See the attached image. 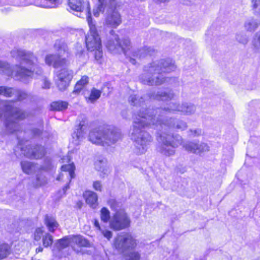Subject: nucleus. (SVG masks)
<instances>
[{
	"mask_svg": "<svg viewBox=\"0 0 260 260\" xmlns=\"http://www.w3.org/2000/svg\"><path fill=\"white\" fill-rule=\"evenodd\" d=\"M150 119L151 122L147 121V118L143 112H139L134 118L133 125V130L131 133V139L134 142L136 153L141 154L146 152L148 145L152 142L151 136L143 129L149 127L161 132L163 129L168 131L171 128H176L183 131L186 129L187 123L180 119L172 118L163 119V120L155 122Z\"/></svg>",
	"mask_w": 260,
	"mask_h": 260,
	"instance_id": "obj_1",
	"label": "nucleus"
},
{
	"mask_svg": "<svg viewBox=\"0 0 260 260\" xmlns=\"http://www.w3.org/2000/svg\"><path fill=\"white\" fill-rule=\"evenodd\" d=\"M11 55L19 63L15 72V80L27 83L28 78L32 79L35 75H42L43 71L38 65V59L30 51L14 49L11 51Z\"/></svg>",
	"mask_w": 260,
	"mask_h": 260,
	"instance_id": "obj_2",
	"label": "nucleus"
},
{
	"mask_svg": "<svg viewBox=\"0 0 260 260\" xmlns=\"http://www.w3.org/2000/svg\"><path fill=\"white\" fill-rule=\"evenodd\" d=\"M176 66L170 59L160 60L149 63L144 67V72L139 77L140 81L148 86H159L168 81L162 75L175 70Z\"/></svg>",
	"mask_w": 260,
	"mask_h": 260,
	"instance_id": "obj_3",
	"label": "nucleus"
},
{
	"mask_svg": "<svg viewBox=\"0 0 260 260\" xmlns=\"http://www.w3.org/2000/svg\"><path fill=\"white\" fill-rule=\"evenodd\" d=\"M121 137L119 130L110 126H101L91 130L89 141L97 145L108 147L117 142Z\"/></svg>",
	"mask_w": 260,
	"mask_h": 260,
	"instance_id": "obj_4",
	"label": "nucleus"
},
{
	"mask_svg": "<svg viewBox=\"0 0 260 260\" xmlns=\"http://www.w3.org/2000/svg\"><path fill=\"white\" fill-rule=\"evenodd\" d=\"M3 112H5L6 117L5 124L6 129L10 133H13L18 130L19 125L13 119L16 120H23L28 116L27 112L14 107L7 101L0 102V117Z\"/></svg>",
	"mask_w": 260,
	"mask_h": 260,
	"instance_id": "obj_5",
	"label": "nucleus"
},
{
	"mask_svg": "<svg viewBox=\"0 0 260 260\" xmlns=\"http://www.w3.org/2000/svg\"><path fill=\"white\" fill-rule=\"evenodd\" d=\"M87 22L89 31L85 37L86 47L88 50L94 52V58L97 61H99L103 56L101 38L95 22L92 21V18L90 16L87 18Z\"/></svg>",
	"mask_w": 260,
	"mask_h": 260,
	"instance_id": "obj_6",
	"label": "nucleus"
},
{
	"mask_svg": "<svg viewBox=\"0 0 260 260\" xmlns=\"http://www.w3.org/2000/svg\"><path fill=\"white\" fill-rule=\"evenodd\" d=\"M157 138L159 142L161 143L158 148L159 152L162 154L170 156L173 155L175 153V148L182 145L183 140L179 135H172L166 134L167 131L164 129Z\"/></svg>",
	"mask_w": 260,
	"mask_h": 260,
	"instance_id": "obj_7",
	"label": "nucleus"
},
{
	"mask_svg": "<svg viewBox=\"0 0 260 260\" xmlns=\"http://www.w3.org/2000/svg\"><path fill=\"white\" fill-rule=\"evenodd\" d=\"M54 48L57 51V54H48L46 56L45 63L50 66H53L54 68L63 67L67 64L66 57L70 54L69 48L66 43L61 41H56L54 44Z\"/></svg>",
	"mask_w": 260,
	"mask_h": 260,
	"instance_id": "obj_8",
	"label": "nucleus"
},
{
	"mask_svg": "<svg viewBox=\"0 0 260 260\" xmlns=\"http://www.w3.org/2000/svg\"><path fill=\"white\" fill-rule=\"evenodd\" d=\"M181 105L175 103H170L167 107L162 108H156L155 109H146L142 108L139 111L136 112L133 116V121L134 120L135 116L139 112H143L145 114L146 117L147 118V121L151 122L150 120L151 118H153L152 121L155 122H158L163 120L162 117L164 115L168 112L171 111H179L180 112Z\"/></svg>",
	"mask_w": 260,
	"mask_h": 260,
	"instance_id": "obj_9",
	"label": "nucleus"
},
{
	"mask_svg": "<svg viewBox=\"0 0 260 260\" xmlns=\"http://www.w3.org/2000/svg\"><path fill=\"white\" fill-rule=\"evenodd\" d=\"M136 245V240L129 233H121L114 240V247L121 252L132 249Z\"/></svg>",
	"mask_w": 260,
	"mask_h": 260,
	"instance_id": "obj_10",
	"label": "nucleus"
},
{
	"mask_svg": "<svg viewBox=\"0 0 260 260\" xmlns=\"http://www.w3.org/2000/svg\"><path fill=\"white\" fill-rule=\"evenodd\" d=\"M130 223L129 217L123 210L116 212L110 221L111 228L115 231H120L128 228Z\"/></svg>",
	"mask_w": 260,
	"mask_h": 260,
	"instance_id": "obj_11",
	"label": "nucleus"
},
{
	"mask_svg": "<svg viewBox=\"0 0 260 260\" xmlns=\"http://www.w3.org/2000/svg\"><path fill=\"white\" fill-rule=\"evenodd\" d=\"M73 77V71L64 68L56 73L55 84L60 91H64L69 86Z\"/></svg>",
	"mask_w": 260,
	"mask_h": 260,
	"instance_id": "obj_12",
	"label": "nucleus"
},
{
	"mask_svg": "<svg viewBox=\"0 0 260 260\" xmlns=\"http://www.w3.org/2000/svg\"><path fill=\"white\" fill-rule=\"evenodd\" d=\"M21 149L26 157L32 159L41 158L46 153L44 147L39 145L26 146Z\"/></svg>",
	"mask_w": 260,
	"mask_h": 260,
	"instance_id": "obj_13",
	"label": "nucleus"
},
{
	"mask_svg": "<svg viewBox=\"0 0 260 260\" xmlns=\"http://www.w3.org/2000/svg\"><path fill=\"white\" fill-rule=\"evenodd\" d=\"M107 14L105 17V24L112 27H116L121 22L120 15L115 10L116 7L108 6Z\"/></svg>",
	"mask_w": 260,
	"mask_h": 260,
	"instance_id": "obj_14",
	"label": "nucleus"
},
{
	"mask_svg": "<svg viewBox=\"0 0 260 260\" xmlns=\"http://www.w3.org/2000/svg\"><path fill=\"white\" fill-rule=\"evenodd\" d=\"M182 146L188 152L200 154L209 151L208 146L204 143H198L195 142H186L182 143Z\"/></svg>",
	"mask_w": 260,
	"mask_h": 260,
	"instance_id": "obj_15",
	"label": "nucleus"
},
{
	"mask_svg": "<svg viewBox=\"0 0 260 260\" xmlns=\"http://www.w3.org/2000/svg\"><path fill=\"white\" fill-rule=\"evenodd\" d=\"M69 6L70 8L76 12H81L84 10L88 16L91 17L89 3H84L83 0H69Z\"/></svg>",
	"mask_w": 260,
	"mask_h": 260,
	"instance_id": "obj_16",
	"label": "nucleus"
},
{
	"mask_svg": "<svg viewBox=\"0 0 260 260\" xmlns=\"http://www.w3.org/2000/svg\"><path fill=\"white\" fill-rule=\"evenodd\" d=\"M148 96L150 99L161 101H169L174 98L175 94L172 90H159L156 92H150Z\"/></svg>",
	"mask_w": 260,
	"mask_h": 260,
	"instance_id": "obj_17",
	"label": "nucleus"
},
{
	"mask_svg": "<svg viewBox=\"0 0 260 260\" xmlns=\"http://www.w3.org/2000/svg\"><path fill=\"white\" fill-rule=\"evenodd\" d=\"M119 52H123L125 55L129 58V61L133 64H136L137 61L135 58H133L131 56L132 52V47L131 41L128 38H123L121 41L119 40Z\"/></svg>",
	"mask_w": 260,
	"mask_h": 260,
	"instance_id": "obj_18",
	"label": "nucleus"
},
{
	"mask_svg": "<svg viewBox=\"0 0 260 260\" xmlns=\"http://www.w3.org/2000/svg\"><path fill=\"white\" fill-rule=\"evenodd\" d=\"M110 36L106 44L107 48L111 52H119V38L118 35L115 34L113 30L110 31Z\"/></svg>",
	"mask_w": 260,
	"mask_h": 260,
	"instance_id": "obj_19",
	"label": "nucleus"
},
{
	"mask_svg": "<svg viewBox=\"0 0 260 260\" xmlns=\"http://www.w3.org/2000/svg\"><path fill=\"white\" fill-rule=\"evenodd\" d=\"M155 52V50L150 47H144L142 48L137 50H132L131 53V56L133 58L141 59L146 57L149 55H153Z\"/></svg>",
	"mask_w": 260,
	"mask_h": 260,
	"instance_id": "obj_20",
	"label": "nucleus"
},
{
	"mask_svg": "<svg viewBox=\"0 0 260 260\" xmlns=\"http://www.w3.org/2000/svg\"><path fill=\"white\" fill-rule=\"evenodd\" d=\"M84 123V121L81 122L72 134V138L76 145L79 144V141L83 139L86 133V126Z\"/></svg>",
	"mask_w": 260,
	"mask_h": 260,
	"instance_id": "obj_21",
	"label": "nucleus"
},
{
	"mask_svg": "<svg viewBox=\"0 0 260 260\" xmlns=\"http://www.w3.org/2000/svg\"><path fill=\"white\" fill-rule=\"evenodd\" d=\"M77 245L79 247H89L90 246V242L85 238L81 236H72L71 237V246L75 251L74 246Z\"/></svg>",
	"mask_w": 260,
	"mask_h": 260,
	"instance_id": "obj_22",
	"label": "nucleus"
},
{
	"mask_svg": "<svg viewBox=\"0 0 260 260\" xmlns=\"http://www.w3.org/2000/svg\"><path fill=\"white\" fill-rule=\"evenodd\" d=\"M16 66H18V65H16L14 69H12L10 65L7 62L0 60V74L11 76L14 79L15 72L17 70Z\"/></svg>",
	"mask_w": 260,
	"mask_h": 260,
	"instance_id": "obj_23",
	"label": "nucleus"
},
{
	"mask_svg": "<svg viewBox=\"0 0 260 260\" xmlns=\"http://www.w3.org/2000/svg\"><path fill=\"white\" fill-rule=\"evenodd\" d=\"M87 204L93 208L97 206L98 196L96 193L92 191H86L84 194Z\"/></svg>",
	"mask_w": 260,
	"mask_h": 260,
	"instance_id": "obj_24",
	"label": "nucleus"
},
{
	"mask_svg": "<svg viewBox=\"0 0 260 260\" xmlns=\"http://www.w3.org/2000/svg\"><path fill=\"white\" fill-rule=\"evenodd\" d=\"M259 24L260 21L259 20L251 18L245 22L244 27L247 31L252 32L257 29Z\"/></svg>",
	"mask_w": 260,
	"mask_h": 260,
	"instance_id": "obj_25",
	"label": "nucleus"
},
{
	"mask_svg": "<svg viewBox=\"0 0 260 260\" xmlns=\"http://www.w3.org/2000/svg\"><path fill=\"white\" fill-rule=\"evenodd\" d=\"M196 107L194 105L190 103H183L181 105L180 112L184 115H189L194 113Z\"/></svg>",
	"mask_w": 260,
	"mask_h": 260,
	"instance_id": "obj_26",
	"label": "nucleus"
},
{
	"mask_svg": "<svg viewBox=\"0 0 260 260\" xmlns=\"http://www.w3.org/2000/svg\"><path fill=\"white\" fill-rule=\"evenodd\" d=\"M71 237L72 236H68L58 240L55 243L57 249L60 251L67 247L69 245H71Z\"/></svg>",
	"mask_w": 260,
	"mask_h": 260,
	"instance_id": "obj_27",
	"label": "nucleus"
},
{
	"mask_svg": "<svg viewBox=\"0 0 260 260\" xmlns=\"http://www.w3.org/2000/svg\"><path fill=\"white\" fill-rule=\"evenodd\" d=\"M17 89L6 86H0V95L7 98H14Z\"/></svg>",
	"mask_w": 260,
	"mask_h": 260,
	"instance_id": "obj_28",
	"label": "nucleus"
},
{
	"mask_svg": "<svg viewBox=\"0 0 260 260\" xmlns=\"http://www.w3.org/2000/svg\"><path fill=\"white\" fill-rule=\"evenodd\" d=\"M45 222L49 231L51 232H54L59 225L54 217L48 215L45 216Z\"/></svg>",
	"mask_w": 260,
	"mask_h": 260,
	"instance_id": "obj_29",
	"label": "nucleus"
},
{
	"mask_svg": "<svg viewBox=\"0 0 260 260\" xmlns=\"http://www.w3.org/2000/svg\"><path fill=\"white\" fill-rule=\"evenodd\" d=\"M95 168L97 171L106 174L108 172L107 160L104 158L98 159L95 162Z\"/></svg>",
	"mask_w": 260,
	"mask_h": 260,
	"instance_id": "obj_30",
	"label": "nucleus"
},
{
	"mask_svg": "<svg viewBox=\"0 0 260 260\" xmlns=\"http://www.w3.org/2000/svg\"><path fill=\"white\" fill-rule=\"evenodd\" d=\"M20 165L23 172L25 174H30L35 170V166L32 162L28 161H22Z\"/></svg>",
	"mask_w": 260,
	"mask_h": 260,
	"instance_id": "obj_31",
	"label": "nucleus"
},
{
	"mask_svg": "<svg viewBox=\"0 0 260 260\" xmlns=\"http://www.w3.org/2000/svg\"><path fill=\"white\" fill-rule=\"evenodd\" d=\"M144 102V98L138 94L132 95L129 98V102L133 106H142Z\"/></svg>",
	"mask_w": 260,
	"mask_h": 260,
	"instance_id": "obj_32",
	"label": "nucleus"
},
{
	"mask_svg": "<svg viewBox=\"0 0 260 260\" xmlns=\"http://www.w3.org/2000/svg\"><path fill=\"white\" fill-rule=\"evenodd\" d=\"M88 83V77L87 76H82L81 79L75 85L73 92L78 93Z\"/></svg>",
	"mask_w": 260,
	"mask_h": 260,
	"instance_id": "obj_33",
	"label": "nucleus"
},
{
	"mask_svg": "<svg viewBox=\"0 0 260 260\" xmlns=\"http://www.w3.org/2000/svg\"><path fill=\"white\" fill-rule=\"evenodd\" d=\"M61 170L64 172H68L69 173V175L70 177V182H71V179L74 178L75 176V167L73 164H70L68 165H64L61 167Z\"/></svg>",
	"mask_w": 260,
	"mask_h": 260,
	"instance_id": "obj_34",
	"label": "nucleus"
},
{
	"mask_svg": "<svg viewBox=\"0 0 260 260\" xmlns=\"http://www.w3.org/2000/svg\"><path fill=\"white\" fill-rule=\"evenodd\" d=\"M10 247L8 244H0V260L6 258L10 254Z\"/></svg>",
	"mask_w": 260,
	"mask_h": 260,
	"instance_id": "obj_35",
	"label": "nucleus"
},
{
	"mask_svg": "<svg viewBox=\"0 0 260 260\" xmlns=\"http://www.w3.org/2000/svg\"><path fill=\"white\" fill-rule=\"evenodd\" d=\"M68 103L63 101H57L53 102L51 104L52 110L61 111L66 109L68 107Z\"/></svg>",
	"mask_w": 260,
	"mask_h": 260,
	"instance_id": "obj_36",
	"label": "nucleus"
},
{
	"mask_svg": "<svg viewBox=\"0 0 260 260\" xmlns=\"http://www.w3.org/2000/svg\"><path fill=\"white\" fill-rule=\"evenodd\" d=\"M101 91L99 90L93 88L91 91L90 96L87 99V102L93 103L101 96Z\"/></svg>",
	"mask_w": 260,
	"mask_h": 260,
	"instance_id": "obj_37",
	"label": "nucleus"
},
{
	"mask_svg": "<svg viewBox=\"0 0 260 260\" xmlns=\"http://www.w3.org/2000/svg\"><path fill=\"white\" fill-rule=\"evenodd\" d=\"M29 96L26 92L17 89V92L15 93L14 101H22L28 98Z\"/></svg>",
	"mask_w": 260,
	"mask_h": 260,
	"instance_id": "obj_38",
	"label": "nucleus"
},
{
	"mask_svg": "<svg viewBox=\"0 0 260 260\" xmlns=\"http://www.w3.org/2000/svg\"><path fill=\"white\" fill-rule=\"evenodd\" d=\"M252 43V45L253 46L254 49L256 51H259L260 50V30L255 34Z\"/></svg>",
	"mask_w": 260,
	"mask_h": 260,
	"instance_id": "obj_39",
	"label": "nucleus"
},
{
	"mask_svg": "<svg viewBox=\"0 0 260 260\" xmlns=\"http://www.w3.org/2000/svg\"><path fill=\"white\" fill-rule=\"evenodd\" d=\"M110 218V211L108 209L103 207L101 210V218L104 222H107Z\"/></svg>",
	"mask_w": 260,
	"mask_h": 260,
	"instance_id": "obj_40",
	"label": "nucleus"
},
{
	"mask_svg": "<svg viewBox=\"0 0 260 260\" xmlns=\"http://www.w3.org/2000/svg\"><path fill=\"white\" fill-rule=\"evenodd\" d=\"M43 3H45L44 7L49 8L57 7L60 4V0H44Z\"/></svg>",
	"mask_w": 260,
	"mask_h": 260,
	"instance_id": "obj_41",
	"label": "nucleus"
},
{
	"mask_svg": "<svg viewBox=\"0 0 260 260\" xmlns=\"http://www.w3.org/2000/svg\"><path fill=\"white\" fill-rule=\"evenodd\" d=\"M43 245L45 247L52 245L53 242V237L49 234H46L42 238Z\"/></svg>",
	"mask_w": 260,
	"mask_h": 260,
	"instance_id": "obj_42",
	"label": "nucleus"
},
{
	"mask_svg": "<svg viewBox=\"0 0 260 260\" xmlns=\"http://www.w3.org/2000/svg\"><path fill=\"white\" fill-rule=\"evenodd\" d=\"M236 39L238 42L242 44H246L248 42L247 37L245 35L242 34H237L236 36Z\"/></svg>",
	"mask_w": 260,
	"mask_h": 260,
	"instance_id": "obj_43",
	"label": "nucleus"
},
{
	"mask_svg": "<svg viewBox=\"0 0 260 260\" xmlns=\"http://www.w3.org/2000/svg\"><path fill=\"white\" fill-rule=\"evenodd\" d=\"M252 4L254 13L260 15V0H252Z\"/></svg>",
	"mask_w": 260,
	"mask_h": 260,
	"instance_id": "obj_44",
	"label": "nucleus"
},
{
	"mask_svg": "<svg viewBox=\"0 0 260 260\" xmlns=\"http://www.w3.org/2000/svg\"><path fill=\"white\" fill-rule=\"evenodd\" d=\"M140 255L138 252H131L128 255L125 256L126 260H139Z\"/></svg>",
	"mask_w": 260,
	"mask_h": 260,
	"instance_id": "obj_45",
	"label": "nucleus"
},
{
	"mask_svg": "<svg viewBox=\"0 0 260 260\" xmlns=\"http://www.w3.org/2000/svg\"><path fill=\"white\" fill-rule=\"evenodd\" d=\"M51 82L47 77H43L42 79V88L43 89H48L50 88Z\"/></svg>",
	"mask_w": 260,
	"mask_h": 260,
	"instance_id": "obj_46",
	"label": "nucleus"
},
{
	"mask_svg": "<svg viewBox=\"0 0 260 260\" xmlns=\"http://www.w3.org/2000/svg\"><path fill=\"white\" fill-rule=\"evenodd\" d=\"M43 231L41 228H37L34 234V239L36 241H39L43 235Z\"/></svg>",
	"mask_w": 260,
	"mask_h": 260,
	"instance_id": "obj_47",
	"label": "nucleus"
},
{
	"mask_svg": "<svg viewBox=\"0 0 260 260\" xmlns=\"http://www.w3.org/2000/svg\"><path fill=\"white\" fill-rule=\"evenodd\" d=\"M105 4H100L96 9H93V14L95 17L99 16L100 13L103 11Z\"/></svg>",
	"mask_w": 260,
	"mask_h": 260,
	"instance_id": "obj_48",
	"label": "nucleus"
},
{
	"mask_svg": "<svg viewBox=\"0 0 260 260\" xmlns=\"http://www.w3.org/2000/svg\"><path fill=\"white\" fill-rule=\"evenodd\" d=\"M93 188L97 191H101L102 189V185L100 181H94L93 183Z\"/></svg>",
	"mask_w": 260,
	"mask_h": 260,
	"instance_id": "obj_49",
	"label": "nucleus"
},
{
	"mask_svg": "<svg viewBox=\"0 0 260 260\" xmlns=\"http://www.w3.org/2000/svg\"><path fill=\"white\" fill-rule=\"evenodd\" d=\"M32 136H40L42 133V129L35 128L31 130Z\"/></svg>",
	"mask_w": 260,
	"mask_h": 260,
	"instance_id": "obj_50",
	"label": "nucleus"
},
{
	"mask_svg": "<svg viewBox=\"0 0 260 260\" xmlns=\"http://www.w3.org/2000/svg\"><path fill=\"white\" fill-rule=\"evenodd\" d=\"M103 235L105 237L107 238L108 239H110V238H112V233L111 231H107V230H106V231H103V232H102Z\"/></svg>",
	"mask_w": 260,
	"mask_h": 260,
	"instance_id": "obj_51",
	"label": "nucleus"
},
{
	"mask_svg": "<svg viewBox=\"0 0 260 260\" xmlns=\"http://www.w3.org/2000/svg\"><path fill=\"white\" fill-rule=\"evenodd\" d=\"M202 131L200 129H196L193 131V135L194 136H199L201 134Z\"/></svg>",
	"mask_w": 260,
	"mask_h": 260,
	"instance_id": "obj_52",
	"label": "nucleus"
},
{
	"mask_svg": "<svg viewBox=\"0 0 260 260\" xmlns=\"http://www.w3.org/2000/svg\"><path fill=\"white\" fill-rule=\"evenodd\" d=\"M69 188V185L67 184L62 189L63 193L65 194L66 191Z\"/></svg>",
	"mask_w": 260,
	"mask_h": 260,
	"instance_id": "obj_53",
	"label": "nucleus"
},
{
	"mask_svg": "<svg viewBox=\"0 0 260 260\" xmlns=\"http://www.w3.org/2000/svg\"><path fill=\"white\" fill-rule=\"evenodd\" d=\"M94 226L98 229H100V224L97 220H95L94 221Z\"/></svg>",
	"mask_w": 260,
	"mask_h": 260,
	"instance_id": "obj_54",
	"label": "nucleus"
},
{
	"mask_svg": "<svg viewBox=\"0 0 260 260\" xmlns=\"http://www.w3.org/2000/svg\"><path fill=\"white\" fill-rule=\"evenodd\" d=\"M99 3L100 4H104V2L105 1V7H107V5H108V1L107 0H98Z\"/></svg>",
	"mask_w": 260,
	"mask_h": 260,
	"instance_id": "obj_55",
	"label": "nucleus"
},
{
	"mask_svg": "<svg viewBox=\"0 0 260 260\" xmlns=\"http://www.w3.org/2000/svg\"><path fill=\"white\" fill-rule=\"evenodd\" d=\"M43 248L41 247H39L38 248H37L36 250V252H42L43 251Z\"/></svg>",
	"mask_w": 260,
	"mask_h": 260,
	"instance_id": "obj_56",
	"label": "nucleus"
},
{
	"mask_svg": "<svg viewBox=\"0 0 260 260\" xmlns=\"http://www.w3.org/2000/svg\"><path fill=\"white\" fill-rule=\"evenodd\" d=\"M62 176H63V174H59V175L57 176V177L56 178V180H61V178L62 177Z\"/></svg>",
	"mask_w": 260,
	"mask_h": 260,
	"instance_id": "obj_57",
	"label": "nucleus"
},
{
	"mask_svg": "<svg viewBox=\"0 0 260 260\" xmlns=\"http://www.w3.org/2000/svg\"><path fill=\"white\" fill-rule=\"evenodd\" d=\"M43 123H44V122H43V120L41 119V120H40L39 125H40L41 127H43Z\"/></svg>",
	"mask_w": 260,
	"mask_h": 260,
	"instance_id": "obj_58",
	"label": "nucleus"
},
{
	"mask_svg": "<svg viewBox=\"0 0 260 260\" xmlns=\"http://www.w3.org/2000/svg\"><path fill=\"white\" fill-rule=\"evenodd\" d=\"M76 252H77V253H79V251L78 250H77V251H76Z\"/></svg>",
	"mask_w": 260,
	"mask_h": 260,
	"instance_id": "obj_59",
	"label": "nucleus"
},
{
	"mask_svg": "<svg viewBox=\"0 0 260 260\" xmlns=\"http://www.w3.org/2000/svg\"><path fill=\"white\" fill-rule=\"evenodd\" d=\"M37 180H39V177L38 176H37Z\"/></svg>",
	"mask_w": 260,
	"mask_h": 260,
	"instance_id": "obj_60",
	"label": "nucleus"
}]
</instances>
